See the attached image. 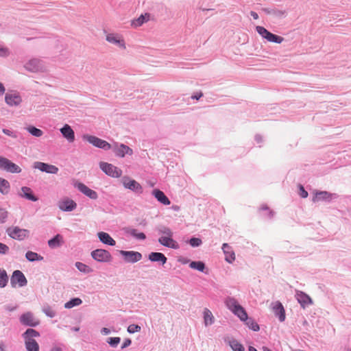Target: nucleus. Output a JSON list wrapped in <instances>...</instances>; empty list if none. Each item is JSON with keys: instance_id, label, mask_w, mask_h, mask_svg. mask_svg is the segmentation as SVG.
<instances>
[{"instance_id": "7c9ffc66", "label": "nucleus", "mask_w": 351, "mask_h": 351, "mask_svg": "<svg viewBox=\"0 0 351 351\" xmlns=\"http://www.w3.org/2000/svg\"><path fill=\"white\" fill-rule=\"evenodd\" d=\"M203 314H204V322L205 326H207L212 325L215 322V317L213 315L212 312L209 309L206 308L204 310Z\"/></svg>"}, {"instance_id": "58836bf2", "label": "nucleus", "mask_w": 351, "mask_h": 351, "mask_svg": "<svg viewBox=\"0 0 351 351\" xmlns=\"http://www.w3.org/2000/svg\"><path fill=\"white\" fill-rule=\"evenodd\" d=\"M149 16L148 14H145V15L141 14L138 19L132 21V25L135 27L142 25L145 22L148 21Z\"/></svg>"}, {"instance_id": "09e8293b", "label": "nucleus", "mask_w": 351, "mask_h": 351, "mask_svg": "<svg viewBox=\"0 0 351 351\" xmlns=\"http://www.w3.org/2000/svg\"><path fill=\"white\" fill-rule=\"evenodd\" d=\"M189 243L191 245V246H192L193 247H199V245H201L202 243V241L199 238L192 237L190 239Z\"/></svg>"}, {"instance_id": "20e7f679", "label": "nucleus", "mask_w": 351, "mask_h": 351, "mask_svg": "<svg viewBox=\"0 0 351 351\" xmlns=\"http://www.w3.org/2000/svg\"><path fill=\"white\" fill-rule=\"evenodd\" d=\"M99 167L106 175L113 178H119L122 174L121 169L108 162H101Z\"/></svg>"}, {"instance_id": "a19ab883", "label": "nucleus", "mask_w": 351, "mask_h": 351, "mask_svg": "<svg viewBox=\"0 0 351 351\" xmlns=\"http://www.w3.org/2000/svg\"><path fill=\"white\" fill-rule=\"evenodd\" d=\"M25 130L31 134L32 136L36 137H40L43 134V132L33 125H29L25 128Z\"/></svg>"}, {"instance_id": "6ab92c4d", "label": "nucleus", "mask_w": 351, "mask_h": 351, "mask_svg": "<svg viewBox=\"0 0 351 351\" xmlns=\"http://www.w3.org/2000/svg\"><path fill=\"white\" fill-rule=\"evenodd\" d=\"M158 242L165 247L178 249L179 245L178 243L172 239V236H164L158 239Z\"/></svg>"}, {"instance_id": "0eeeda50", "label": "nucleus", "mask_w": 351, "mask_h": 351, "mask_svg": "<svg viewBox=\"0 0 351 351\" xmlns=\"http://www.w3.org/2000/svg\"><path fill=\"white\" fill-rule=\"evenodd\" d=\"M10 284L12 287H15L17 284L19 287H23L27 285V280L22 271L15 270L11 276Z\"/></svg>"}, {"instance_id": "de8ad7c7", "label": "nucleus", "mask_w": 351, "mask_h": 351, "mask_svg": "<svg viewBox=\"0 0 351 351\" xmlns=\"http://www.w3.org/2000/svg\"><path fill=\"white\" fill-rule=\"evenodd\" d=\"M121 341V338L119 337H109L107 340L108 343L112 348H116Z\"/></svg>"}, {"instance_id": "f3484780", "label": "nucleus", "mask_w": 351, "mask_h": 351, "mask_svg": "<svg viewBox=\"0 0 351 351\" xmlns=\"http://www.w3.org/2000/svg\"><path fill=\"white\" fill-rule=\"evenodd\" d=\"M113 149L115 154L121 158L124 157L126 154L130 156L133 154L132 149L124 144L116 145Z\"/></svg>"}, {"instance_id": "e433bc0d", "label": "nucleus", "mask_w": 351, "mask_h": 351, "mask_svg": "<svg viewBox=\"0 0 351 351\" xmlns=\"http://www.w3.org/2000/svg\"><path fill=\"white\" fill-rule=\"evenodd\" d=\"M245 324L248 326L249 328L252 330L253 331H258L260 330V327L258 324L254 321L252 317H248L245 319Z\"/></svg>"}, {"instance_id": "7ed1b4c3", "label": "nucleus", "mask_w": 351, "mask_h": 351, "mask_svg": "<svg viewBox=\"0 0 351 351\" xmlns=\"http://www.w3.org/2000/svg\"><path fill=\"white\" fill-rule=\"evenodd\" d=\"M0 169L12 173L21 172V168L6 158L0 156Z\"/></svg>"}, {"instance_id": "c85d7f7f", "label": "nucleus", "mask_w": 351, "mask_h": 351, "mask_svg": "<svg viewBox=\"0 0 351 351\" xmlns=\"http://www.w3.org/2000/svg\"><path fill=\"white\" fill-rule=\"evenodd\" d=\"M225 304L226 307L233 312L236 308H238V307L240 306L237 300L232 297H227L225 300Z\"/></svg>"}, {"instance_id": "e2e57ef3", "label": "nucleus", "mask_w": 351, "mask_h": 351, "mask_svg": "<svg viewBox=\"0 0 351 351\" xmlns=\"http://www.w3.org/2000/svg\"><path fill=\"white\" fill-rule=\"evenodd\" d=\"M254 139L257 143H261L263 141V138L260 134H256Z\"/></svg>"}, {"instance_id": "a211bd4d", "label": "nucleus", "mask_w": 351, "mask_h": 351, "mask_svg": "<svg viewBox=\"0 0 351 351\" xmlns=\"http://www.w3.org/2000/svg\"><path fill=\"white\" fill-rule=\"evenodd\" d=\"M295 297L302 308L311 304L313 301L309 295L301 291H297Z\"/></svg>"}, {"instance_id": "774afa93", "label": "nucleus", "mask_w": 351, "mask_h": 351, "mask_svg": "<svg viewBox=\"0 0 351 351\" xmlns=\"http://www.w3.org/2000/svg\"><path fill=\"white\" fill-rule=\"evenodd\" d=\"M5 308L8 311H13L16 308V306H6Z\"/></svg>"}, {"instance_id": "39448f33", "label": "nucleus", "mask_w": 351, "mask_h": 351, "mask_svg": "<svg viewBox=\"0 0 351 351\" xmlns=\"http://www.w3.org/2000/svg\"><path fill=\"white\" fill-rule=\"evenodd\" d=\"M83 138L86 140L89 143L92 144L95 147L102 149L104 150H109L111 148L110 143L95 136L84 135Z\"/></svg>"}, {"instance_id": "ddd939ff", "label": "nucleus", "mask_w": 351, "mask_h": 351, "mask_svg": "<svg viewBox=\"0 0 351 351\" xmlns=\"http://www.w3.org/2000/svg\"><path fill=\"white\" fill-rule=\"evenodd\" d=\"M123 184L125 188L136 193L141 194L143 193V188L141 185L134 180H130L128 178H125Z\"/></svg>"}, {"instance_id": "6e6552de", "label": "nucleus", "mask_w": 351, "mask_h": 351, "mask_svg": "<svg viewBox=\"0 0 351 351\" xmlns=\"http://www.w3.org/2000/svg\"><path fill=\"white\" fill-rule=\"evenodd\" d=\"M91 256L98 262H110L112 260L110 253L103 249H97L91 252Z\"/></svg>"}, {"instance_id": "052dcab7", "label": "nucleus", "mask_w": 351, "mask_h": 351, "mask_svg": "<svg viewBox=\"0 0 351 351\" xmlns=\"http://www.w3.org/2000/svg\"><path fill=\"white\" fill-rule=\"evenodd\" d=\"M203 96L202 92L196 93L191 96V99L198 100Z\"/></svg>"}, {"instance_id": "4c0bfd02", "label": "nucleus", "mask_w": 351, "mask_h": 351, "mask_svg": "<svg viewBox=\"0 0 351 351\" xmlns=\"http://www.w3.org/2000/svg\"><path fill=\"white\" fill-rule=\"evenodd\" d=\"M156 230L158 232L159 234H164L166 236H173V232L171 230L163 225L158 226L156 228Z\"/></svg>"}, {"instance_id": "473e14b6", "label": "nucleus", "mask_w": 351, "mask_h": 351, "mask_svg": "<svg viewBox=\"0 0 351 351\" xmlns=\"http://www.w3.org/2000/svg\"><path fill=\"white\" fill-rule=\"evenodd\" d=\"M228 343L234 351H244L245 350L243 346L234 339H229L228 341Z\"/></svg>"}, {"instance_id": "a878e982", "label": "nucleus", "mask_w": 351, "mask_h": 351, "mask_svg": "<svg viewBox=\"0 0 351 351\" xmlns=\"http://www.w3.org/2000/svg\"><path fill=\"white\" fill-rule=\"evenodd\" d=\"M222 250L225 254V260L229 263H232L235 260V254L234 252L230 250V247L228 243H223L222 245Z\"/></svg>"}, {"instance_id": "5fc2aeb1", "label": "nucleus", "mask_w": 351, "mask_h": 351, "mask_svg": "<svg viewBox=\"0 0 351 351\" xmlns=\"http://www.w3.org/2000/svg\"><path fill=\"white\" fill-rule=\"evenodd\" d=\"M9 252V247L0 242V254H7Z\"/></svg>"}, {"instance_id": "79ce46f5", "label": "nucleus", "mask_w": 351, "mask_h": 351, "mask_svg": "<svg viewBox=\"0 0 351 351\" xmlns=\"http://www.w3.org/2000/svg\"><path fill=\"white\" fill-rule=\"evenodd\" d=\"M8 282V276L5 269H0V288L5 287Z\"/></svg>"}, {"instance_id": "37998d69", "label": "nucleus", "mask_w": 351, "mask_h": 351, "mask_svg": "<svg viewBox=\"0 0 351 351\" xmlns=\"http://www.w3.org/2000/svg\"><path fill=\"white\" fill-rule=\"evenodd\" d=\"M266 40L269 42L280 44L284 40V38L270 32Z\"/></svg>"}, {"instance_id": "f257e3e1", "label": "nucleus", "mask_w": 351, "mask_h": 351, "mask_svg": "<svg viewBox=\"0 0 351 351\" xmlns=\"http://www.w3.org/2000/svg\"><path fill=\"white\" fill-rule=\"evenodd\" d=\"M27 351H39V345L34 339L40 337V333L33 328H28L22 335Z\"/></svg>"}, {"instance_id": "13d9d810", "label": "nucleus", "mask_w": 351, "mask_h": 351, "mask_svg": "<svg viewBox=\"0 0 351 351\" xmlns=\"http://www.w3.org/2000/svg\"><path fill=\"white\" fill-rule=\"evenodd\" d=\"M9 50L7 48L0 47V56L5 57L9 55Z\"/></svg>"}, {"instance_id": "0e129e2a", "label": "nucleus", "mask_w": 351, "mask_h": 351, "mask_svg": "<svg viewBox=\"0 0 351 351\" xmlns=\"http://www.w3.org/2000/svg\"><path fill=\"white\" fill-rule=\"evenodd\" d=\"M261 10L267 14H271L272 8H263Z\"/></svg>"}, {"instance_id": "3c124183", "label": "nucleus", "mask_w": 351, "mask_h": 351, "mask_svg": "<svg viewBox=\"0 0 351 351\" xmlns=\"http://www.w3.org/2000/svg\"><path fill=\"white\" fill-rule=\"evenodd\" d=\"M141 328L140 326L137 324H130L128 327V332L129 333L133 334L136 332H139L141 330Z\"/></svg>"}, {"instance_id": "49530a36", "label": "nucleus", "mask_w": 351, "mask_h": 351, "mask_svg": "<svg viewBox=\"0 0 351 351\" xmlns=\"http://www.w3.org/2000/svg\"><path fill=\"white\" fill-rule=\"evenodd\" d=\"M256 30L258 34L261 36L263 38L266 39L270 33L267 29L262 26H256Z\"/></svg>"}, {"instance_id": "2f4dec72", "label": "nucleus", "mask_w": 351, "mask_h": 351, "mask_svg": "<svg viewBox=\"0 0 351 351\" xmlns=\"http://www.w3.org/2000/svg\"><path fill=\"white\" fill-rule=\"evenodd\" d=\"M189 267L191 269H196L199 271L204 272L205 274L208 273L207 270L205 271L206 265L202 261H191L189 264Z\"/></svg>"}, {"instance_id": "69168bd1", "label": "nucleus", "mask_w": 351, "mask_h": 351, "mask_svg": "<svg viewBox=\"0 0 351 351\" xmlns=\"http://www.w3.org/2000/svg\"><path fill=\"white\" fill-rule=\"evenodd\" d=\"M250 15L253 17L254 19H258V14L254 12V11H251L250 12Z\"/></svg>"}, {"instance_id": "4be33fe9", "label": "nucleus", "mask_w": 351, "mask_h": 351, "mask_svg": "<svg viewBox=\"0 0 351 351\" xmlns=\"http://www.w3.org/2000/svg\"><path fill=\"white\" fill-rule=\"evenodd\" d=\"M19 195L20 197L32 202H36L38 199V198L34 195L32 190L27 186H23Z\"/></svg>"}, {"instance_id": "cd10ccee", "label": "nucleus", "mask_w": 351, "mask_h": 351, "mask_svg": "<svg viewBox=\"0 0 351 351\" xmlns=\"http://www.w3.org/2000/svg\"><path fill=\"white\" fill-rule=\"evenodd\" d=\"M62 243V236L58 234L56 236H54L52 239L48 241V245L51 248H56L58 247H60Z\"/></svg>"}, {"instance_id": "2eb2a0df", "label": "nucleus", "mask_w": 351, "mask_h": 351, "mask_svg": "<svg viewBox=\"0 0 351 351\" xmlns=\"http://www.w3.org/2000/svg\"><path fill=\"white\" fill-rule=\"evenodd\" d=\"M75 186L77 189L78 191L92 199H96L98 197L96 191L89 189L87 186L82 182H77L75 184Z\"/></svg>"}, {"instance_id": "338daca9", "label": "nucleus", "mask_w": 351, "mask_h": 351, "mask_svg": "<svg viewBox=\"0 0 351 351\" xmlns=\"http://www.w3.org/2000/svg\"><path fill=\"white\" fill-rule=\"evenodd\" d=\"M5 87L2 83L0 82V95H3L5 93Z\"/></svg>"}, {"instance_id": "603ef678", "label": "nucleus", "mask_w": 351, "mask_h": 351, "mask_svg": "<svg viewBox=\"0 0 351 351\" xmlns=\"http://www.w3.org/2000/svg\"><path fill=\"white\" fill-rule=\"evenodd\" d=\"M285 13V11L280 10L277 8H272V10H271V15H274V16H276L278 17H282V16H284Z\"/></svg>"}, {"instance_id": "a18cd8bd", "label": "nucleus", "mask_w": 351, "mask_h": 351, "mask_svg": "<svg viewBox=\"0 0 351 351\" xmlns=\"http://www.w3.org/2000/svg\"><path fill=\"white\" fill-rule=\"evenodd\" d=\"M43 313L49 317L53 318L56 316V313L49 305H45L43 308Z\"/></svg>"}, {"instance_id": "b1692460", "label": "nucleus", "mask_w": 351, "mask_h": 351, "mask_svg": "<svg viewBox=\"0 0 351 351\" xmlns=\"http://www.w3.org/2000/svg\"><path fill=\"white\" fill-rule=\"evenodd\" d=\"M99 241L104 244L114 246L116 244V241L111 237V236L105 232H99L97 234Z\"/></svg>"}, {"instance_id": "680f3d73", "label": "nucleus", "mask_w": 351, "mask_h": 351, "mask_svg": "<svg viewBox=\"0 0 351 351\" xmlns=\"http://www.w3.org/2000/svg\"><path fill=\"white\" fill-rule=\"evenodd\" d=\"M101 332L104 335H107L110 333V330L108 328H102L101 330Z\"/></svg>"}, {"instance_id": "423d86ee", "label": "nucleus", "mask_w": 351, "mask_h": 351, "mask_svg": "<svg viewBox=\"0 0 351 351\" xmlns=\"http://www.w3.org/2000/svg\"><path fill=\"white\" fill-rule=\"evenodd\" d=\"M119 254L123 256L125 263H135L142 259V254L136 251L120 250Z\"/></svg>"}, {"instance_id": "9b49d317", "label": "nucleus", "mask_w": 351, "mask_h": 351, "mask_svg": "<svg viewBox=\"0 0 351 351\" xmlns=\"http://www.w3.org/2000/svg\"><path fill=\"white\" fill-rule=\"evenodd\" d=\"M33 167L39 169L42 172L51 174H56L59 171L58 168L55 165L38 161L34 162Z\"/></svg>"}, {"instance_id": "4d7b16f0", "label": "nucleus", "mask_w": 351, "mask_h": 351, "mask_svg": "<svg viewBox=\"0 0 351 351\" xmlns=\"http://www.w3.org/2000/svg\"><path fill=\"white\" fill-rule=\"evenodd\" d=\"M2 132L9 136H11V137H13V138H16L17 137V135L16 134V133L10 130H8V129H3Z\"/></svg>"}, {"instance_id": "c03bdc74", "label": "nucleus", "mask_w": 351, "mask_h": 351, "mask_svg": "<svg viewBox=\"0 0 351 351\" xmlns=\"http://www.w3.org/2000/svg\"><path fill=\"white\" fill-rule=\"evenodd\" d=\"M75 267L79 271L84 274H89L93 271V269L89 266L80 262H77L75 263Z\"/></svg>"}, {"instance_id": "1a4fd4ad", "label": "nucleus", "mask_w": 351, "mask_h": 351, "mask_svg": "<svg viewBox=\"0 0 351 351\" xmlns=\"http://www.w3.org/2000/svg\"><path fill=\"white\" fill-rule=\"evenodd\" d=\"M19 320L23 325L30 327H36L40 324L39 320L35 318L32 312H27L22 314Z\"/></svg>"}, {"instance_id": "412c9836", "label": "nucleus", "mask_w": 351, "mask_h": 351, "mask_svg": "<svg viewBox=\"0 0 351 351\" xmlns=\"http://www.w3.org/2000/svg\"><path fill=\"white\" fill-rule=\"evenodd\" d=\"M58 207L62 211L70 212L76 208L77 204L72 199H66L59 203Z\"/></svg>"}, {"instance_id": "dca6fc26", "label": "nucleus", "mask_w": 351, "mask_h": 351, "mask_svg": "<svg viewBox=\"0 0 351 351\" xmlns=\"http://www.w3.org/2000/svg\"><path fill=\"white\" fill-rule=\"evenodd\" d=\"M273 312L276 317H277L280 322H282L285 320V310L280 302H276L273 306Z\"/></svg>"}, {"instance_id": "c9c22d12", "label": "nucleus", "mask_w": 351, "mask_h": 351, "mask_svg": "<svg viewBox=\"0 0 351 351\" xmlns=\"http://www.w3.org/2000/svg\"><path fill=\"white\" fill-rule=\"evenodd\" d=\"M10 185L9 182L2 178H0V193L3 195H6L9 192Z\"/></svg>"}, {"instance_id": "5701e85b", "label": "nucleus", "mask_w": 351, "mask_h": 351, "mask_svg": "<svg viewBox=\"0 0 351 351\" xmlns=\"http://www.w3.org/2000/svg\"><path fill=\"white\" fill-rule=\"evenodd\" d=\"M148 259L152 262L160 263L162 265L167 261V258L164 254L157 252H151L148 256Z\"/></svg>"}, {"instance_id": "f704fd0d", "label": "nucleus", "mask_w": 351, "mask_h": 351, "mask_svg": "<svg viewBox=\"0 0 351 351\" xmlns=\"http://www.w3.org/2000/svg\"><path fill=\"white\" fill-rule=\"evenodd\" d=\"M236 316H237L241 321H244L247 318V314L243 306L241 305L232 312Z\"/></svg>"}, {"instance_id": "9d476101", "label": "nucleus", "mask_w": 351, "mask_h": 351, "mask_svg": "<svg viewBox=\"0 0 351 351\" xmlns=\"http://www.w3.org/2000/svg\"><path fill=\"white\" fill-rule=\"evenodd\" d=\"M338 195L336 193H331L326 191H317L313 197V202H330L333 199H337Z\"/></svg>"}, {"instance_id": "f03ea898", "label": "nucleus", "mask_w": 351, "mask_h": 351, "mask_svg": "<svg viewBox=\"0 0 351 351\" xmlns=\"http://www.w3.org/2000/svg\"><path fill=\"white\" fill-rule=\"evenodd\" d=\"M8 235L13 239L23 241L29 236V231L19 226H11L6 229Z\"/></svg>"}, {"instance_id": "aec40b11", "label": "nucleus", "mask_w": 351, "mask_h": 351, "mask_svg": "<svg viewBox=\"0 0 351 351\" xmlns=\"http://www.w3.org/2000/svg\"><path fill=\"white\" fill-rule=\"evenodd\" d=\"M60 131L63 137L65 138L68 142L73 143L75 141L74 131L69 125L65 124L60 128Z\"/></svg>"}, {"instance_id": "6e6d98bb", "label": "nucleus", "mask_w": 351, "mask_h": 351, "mask_svg": "<svg viewBox=\"0 0 351 351\" xmlns=\"http://www.w3.org/2000/svg\"><path fill=\"white\" fill-rule=\"evenodd\" d=\"M261 210H267L268 211V217L269 218H272L274 215V211L269 210V208H268V206L267 205H263L261 207Z\"/></svg>"}, {"instance_id": "8fccbe9b", "label": "nucleus", "mask_w": 351, "mask_h": 351, "mask_svg": "<svg viewBox=\"0 0 351 351\" xmlns=\"http://www.w3.org/2000/svg\"><path fill=\"white\" fill-rule=\"evenodd\" d=\"M8 213L5 209L0 208V223H3L6 221Z\"/></svg>"}, {"instance_id": "c756f323", "label": "nucleus", "mask_w": 351, "mask_h": 351, "mask_svg": "<svg viewBox=\"0 0 351 351\" xmlns=\"http://www.w3.org/2000/svg\"><path fill=\"white\" fill-rule=\"evenodd\" d=\"M106 40L110 43L119 45V47H125V43L123 40L119 39V38L113 34H109L106 36Z\"/></svg>"}, {"instance_id": "864d4df0", "label": "nucleus", "mask_w": 351, "mask_h": 351, "mask_svg": "<svg viewBox=\"0 0 351 351\" xmlns=\"http://www.w3.org/2000/svg\"><path fill=\"white\" fill-rule=\"evenodd\" d=\"M299 195L302 198L308 197V192L304 189V186L301 184L299 185Z\"/></svg>"}, {"instance_id": "f8f14e48", "label": "nucleus", "mask_w": 351, "mask_h": 351, "mask_svg": "<svg viewBox=\"0 0 351 351\" xmlns=\"http://www.w3.org/2000/svg\"><path fill=\"white\" fill-rule=\"evenodd\" d=\"M5 101L10 106H18L22 102V98L19 93H7L5 96Z\"/></svg>"}, {"instance_id": "bf43d9fd", "label": "nucleus", "mask_w": 351, "mask_h": 351, "mask_svg": "<svg viewBox=\"0 0 351 351\" xmlns=\"http://www.w3.org/2000/svg\"><path fill=\"white\" fill-rule=\"evenodd\" d=\"M132 343V341L130 339H125L121 346V349H124L128 346H130Z\"/></svg>"}, {"instance_id": "393cba45", "label": "nucleus", "mask_w": 351, "mask_h": 351, "mask_svg": "<svg viewBox=\"0 0 351 351\" xmlns=\"http://www.w3.org/2000/svg\"><path fill=\"white\" fill-rule=\"evenodd\" d=\"M152 195L156 198V199L164 205H169L171 204L169 198L165 195V194L159 189H154L152 191Z\"/></svg>"}, {"instance_id": "bb28decb", "label": "nucleus", "mask_w": 351, "mask_h": 351, "mask_svg": "<svg viewBox=\"0 0 351 351\" xmlns=\"http://www.w3.org/2000/svg\"><path fill=\"white\" fill-rule=\"evenodd\" d=\"M125 232L137 240L143 241L146 239V235L143 232H137V230L132 228H125Z\"/></svg>"}, {"instance_id": "4468645a", "label": "nucleus", "mask_w": 351, "mask_h": 351, "mask_svg": "<svg viewBox=\"0 0 351 351\" xmlns=\"http://www.w3.org/2000/svg\"><path fill=\"white\" fill-rule=\"evenodd\" d=\"M24 66L26 70L31 72H38L43 68L42 61L36 58L29 60Z\"/></svg>"}, {"instance_id": "ea45409f", "label": "nucleus", "mask_w": 351, "mask_h": 351, "mask_svg": "<svg viewBox=\"0 0 351 351\" xmlns=\"http://www.w3.org/2000/svg\"><path fill=\"white\" fill-rule=\"evenodd\" d=\"M82 303V300L79 298H74L71 299L69 301L64 304L65 308H71L73 307L80 305Z\"/></svg>"}, {"instance_id": "72a5a7b5", "label": "nucleus", "mask_w": 351, "mask_h": 351, "mask_svg": "<svg viewBox=\"0 0 351 351\" xmlns=\"http://www.w3.org/2000/svg\"><path fill=\"white\" fill-rule=\"evenodd\" d=\"M25 258H27V261L30 262L43 260V256H40L36 252H34L32 251H28L26 252Z\"/></svg>"}]
</instances>
